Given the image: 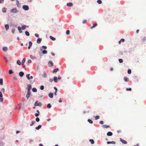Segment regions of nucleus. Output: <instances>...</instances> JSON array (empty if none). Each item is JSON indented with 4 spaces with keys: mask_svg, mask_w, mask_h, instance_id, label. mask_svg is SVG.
Here are the masks:
<instances>
[{
    "mask_svg": "<svg viewBox=\"0 0 146 146\" xmlns=\"http://www.w3.org/2000/svg\"><path fill=\"white\" fill-rule=\"evenodd\" d=\"M26 27H29V26L26 25H23L21 27V29L22 30H24Z\"/></svg>",
    "mask_w": 146,
    "mask_h": 146,
    "instance_id": "obj_19",
    "label": "nucleus"
},
{
    "mask_svg": "<svg viewBox=\"0 0 146 146\" xmlns=\"http://www.w3.org/2000/svg\"><path fill=\"white\" fill-rule=\"evenodd\" d=\"M53 80L55 82H57L58 79L57 77L56 76H54L53 77Z\"/></svg>",
    "mask_w": 146,
    "mask_h": 146,
    "instance_id": "obj_23",
    "label": "nucleus"
},
{
    "mask_svg": "<svg viewBox=\"0 0 146 146\" xmlns=\"http://www.w3.org/2000/svg\"><path fill=\"white\" fill-rule=\"evenodd\" d=\"M15 31V29H14V28H13L12 30V31H11L12 32V33H14Z\"/></svg>",
    "mask_w": 146,
    "mask_h": 146,
    "instance_id": "obj_57",
    "label": "nucleus"
},
{
    "mask_svg": "<svg viewBox=\"0 0 146 146\" xmlns=\"http://www.w3.org/2000/svg\"><path fill=\"white\" fill-rule=\"evenodd\" d=\"M102 127L104 128H108L110 127V126L106 125H102Z\"/></svg>",
    "mask_w": 146,
    "mask_h": 146,
    "instance_id": "obj_18",
    "label": "nucleus"
},
{
    "mask_svg": "<svg viewBox=\"0 0 146 146\" xmlns=\"http://www.w3.org/2000/svg\"><path fill=\"white\" fill-rule=\"evenodd\" d=\"M4 145V143L3 142H0V146H3Z\"/></svg>",
    "mask_w": 146,
    "mask_h": 146,
    "instance_id": "obj_52",
    "label": "nucleus"
},
{
    "mask_svg": "<svg viewBox=\"0 0 146 146\" xmlns=\"http://www.w3.org/2000/svg\"><path fill=\"white\" fill-rule=\"evenodd\" d=\"M58 70V68H56L54 69L52 71V72L53 73H55Z\"/></svg>",
    "mask_w": 146,
    "mask_h": 146,
    "instance_id": "obj_20",
    "label": "nucleus"
},
{
    "mask_svg": "<svg viewBox=\"0 0 146 146\" xmlns=\"http://www.w3.org/2000/svg\"><path fill=\"white\" fill-rule=\"evenodd\" d=\"M39 115V114L38 113H36L35 114V116L36 117H38Z\"/></svg>",
    "mask_w": 146,
    "mask_h": 146,
    "instance_id": "obj_55",
    "label": "nucleus"
},
{
    "mask_svg": "<svg viewBox=\"0 0 146 146\" xmlns=\"http://www.w3.org/2000/svg\"><path fill=\"white\" fill-rule=\"evenodd\" d=\"M107 143L108 144H115L116 143V142H115L114 141H108L107 142Z\"/></svg>",
    "mask_w": 146,
    "mask_h": 146,
    "instance_id": "obj_17",
    "label": "nucleus"
},
{
    "mask_svg": "<svg viewBox=\"0 0 146 146\" xmlns=\"http://www.w3.org/2000/svg\"><path fill=\"white\" fill-rule=\"evenodd\" d=\"M131 71L130 69H128L127 71V73L129 74H131Z\"/></svg>",
    "mask_w": 146,
    "mask_h": 146,
    "instance_id": "obj_41",
    "label": "nucleus"
},
{
    "mask_svg": "<svg viewBox=\"0 0 146 146\" xmlns=\"http://www.w3.org/2000/svg\"><path fill=\"white\" fill-rule=\"evenodd\" d=\"M47 108H50L51 107V106L50 104H47Z\"/></svg>",
    "mask_w": 146,
    "mask_h": 146,
    "instance_id": "obj_40",
    "label": "nucleus"
},
{
    "mask_svg": "<svg viewBox=\"0 0 146 146\" xmlns=\"http://www.w3.org/2000/svg\"><path fill=\"white\" fill-rule=\"evenodd\" d=\"M32 91L34 92H36L37 91V89L35 88H33L32 89Z\"/></svg>",
    "mask_w": 146,
    "mask_h": 146,
    "instance_id": "obj_30",
    "label": "nucleus"
},
{
    "mask_svg": "<svg viewBox=\"0 0 146 146\" xmlns=\"http://www.w3.org/2000/svg\"><path fill=\"white\" fill-rule=\"evenodd\" d=\"M54 88L55 90V92H57L58 91L57 88L55 87H54Z\"/></svg>",
    "mask_w": 146,
    "mask_h": 146,
    "instance_id": "obj_56",
    "label": "nucleus"
},
{
    "mask_svg": "<svg viewBox=\"0 0 146 146\" xmlns=\"http://www.w3.org/2000/svg\"><path fill=\"white\" fill-rule=\"evenodd\" d=\"M41 127L42 125H39L38 127H35V129L37 130H38L41 128Z\"/></svg>",
    "mask_w": 146,
    "mask_h": 146,
    "instance_id": "obj_24",
    "label": "nucleus"
},
{
    "mask_svg": "<svg viewBox=\"0 0 146 146\" xmlns=\"http://www.w3.org/2000/svg\"><path fill=\"white\" fill-rule=\"evenodd\" d=\"M17 63L18 65H21V63L20 61L19 60H18L17 61Z\"/></svg>",
    "mask_w": 146,
    "mask_h": 146,
    "instance_id": "obj_39",
    "label": "nucleus"
},
{
    "mask_svg": "<svg viewBox=\"0 0 146 146\" xmlns=\"http://www.w3.org/2000/svg\"><path fill=\"white\" fill-rule=\"evenodd\" d=\"M27 87H28L26 89L27 90V91H30L32 88L31 85L30 84H29L27 85Z\"/></svg>",
    "mask_w": 146,
    "mask_h": 146,
    "instance_id": "obj_9",
    "label": "nucleus"
},
{
    "mask_svg": "<svg viewBox=\"0 0 146 146\" xmlns=\"http://www.w3.org/2000/svg\"><path fill=\"white\" fill-rule=\"evenodd\" d=\"M47 51L46 50H44L42 51V53L43 54H47Z\"/></svg>",
    "mask_w": 146,
    "mask_h": 146,
    "instance_id": "obj_38",
    "label": "nucleus"
},
{
    "mask_svg": "<svg viewBox=\"0 0 146 146\" xmlns=\"http://www.w3.org/2000/svg\"><path fill=\"white\" fill-rule=\"evenodd\" d=\"M131 90H132V89L131 88H127L126 89V90L127 91H131Z\"/></svg>",
    "mask_w": 146,
    "mask_h": 146,
    "instance_id": "obj_44",
    "label": "nucleus"
},
{
    "mask_svg": "<svg viewBox=\"0 0 146 146\" xmlns=\"http://www.w3.org/2000/svg\"><path fill=\"white\" fill-rule=\"evenodd\" d=\"M46 74L45 72H44V74L42 75V76L44 78H45L46 77Z\"/></svg>",
    "mask_w": 146,
    "mask_h": 146,
    "instance_id": "obj_46",
    "label": "nucleus"
},
{
    "mask_svg": "<svg viewBox=\"0 0 146 146\" xmlns=\"http://www.w3.org/2000/svg\"><path fill=\"white\" fill-rule=\"evenodd\" d=\"M35 36L37 37H39V35L37 34H35Z\"/></svg>",
    "mask_w": 146,
    "mask_h": 146,
    "instance_id": "obj_62",
    "label": "nucleus"
},
{
    "mask_svg": "<svg viewBox=\"0 0 146 146\" xmlns=\"http://www.w3.org/2000/svg\"><path fill=\"white\" fill-rule=\"evenodd\" d=\"M99 123L101 124H103L104 123V121H100Z\"/></svg>",
    "mask_w": 146,
    "mask_h": 146,
    "instance_id": "obj_58",
    "label": "nucleus"
},
{
    "mask_svg": "<svg viewBox=\"0 0 146 146\" xmlns=\"http://www.w3.org/2000/svg\"><path fill=\"white\" fill-rule=\"evenodd\" d=\"M146 40V37H144L142 39H141V42H144Z\"/></svg>",
    "mask_w": 146,
    "mask_h": 146,
    "instance_id": "obj_29",
    "label": "nucleus"
},
{
    "mask_svg": "<svg viewBox=\"0 0 146 146\" xmlns=\"http://www.w3.org/2000/svg\"><path fill=\"white\" fill-rule=\"evenodd\" d=\"M10 11L11 12L14 13H17L18 12V11L16 8L12 9L10 10Z\"/></svg>",
    "mask_w": 146,
    "mask_h": 146,
    "instance_id": "obj_1",
    "label": "nucleus"
},
{
    "mask_svg": "<svg viewBox=\"0 0 146 146\" xmlns=\"http://www.w3.org/2000/svg\"><path fill=\"white\" fill-rule=\"evenodd\" d=\"M118 60L120 63H121L123 62V60L122 59H119Z\"/></svg>",
    "mask_w": 146,
    "mask_h": 146,
    "instance_id": "obj_49",
    "label": "nucleus"
},
{
    "mask_svg": "<svg viewBox=\"0 0 146 146\" xmlns=\"http://www.w3.org/2000/svg\"><path fill=\"white\" fill-rule=\"evenodd\" d=\"M53 64L51 60H50L48 62V65L50 67L53 66Z\"/></svg>",
    "mask_w": 146,
    "mask_h": 146,
    "instance_id": "obj_7",
    "label": "nucleus"
},
{
    "mask_svg": "<svg viewBox=\"0 0 146 146\" xmlns=\"http://www.w3.org/2000/svg\"><path fill=\"white\" fill-rule=\"evenodd\" d=\"M124 80L126 82H127L129 81V79L128 78L125 77L123 78Z\"/></svg>",
    "mask_w": 146,
    "mask_h": 146,
    "instance_id": "obj_27",
    "label": "nucleus"
},
{
    "mask_svg": "<svg viewBox=\"0 0 146 146\" xmlns=\"http://www.w3.org/2000/svg\"><path fill=\"white\" fill-rule=\"evenodd\" d=\"M13 73V70L11 69L9 70V73L10 74H11Z\"/></svg>",
    "mask_w": 146,
    "mask_h": 146,
    "instance_id": "obj_36",
    "label": "nucleus"
},
{
    "mask_svg": "<svg viewBox=\"0 0 146 146\" xmlns=\"http://www.w3.org/2000/svg\"><path fill=\"white\" fill-rule=\"evenodd\" d=\"M5 27L6 31H8L9 28V26L8 24H6L5 25Z\"/></svg>",
    "mask_w": 146,
    "mask_h": 146,
    "instance_id": "obj_11",
    "label": "nucleus"
},
{
    "mask_svg": "<svg viewBox=\"0 0 146 146\" xmlns=\"http://www.w3.org/2000/svg\"><path fill=\"white\" fill-rule=\"evenodd\" d=\"M42 103L41 102H39L38 103V101H36L34 104V106H39L40 107L42 106Z\"/></svg>",
    "mask_w": 146,
    "mask_h": 146,
    "instance_id": "obj_2",
    "label": "nucleus"
},
{
    "mask_svg": "<svg viewBox=\"0 0 146 146\" xmlns=\"http://www.w3.org/2000/svg\"><path fill=\"white\" fill-rule=\"evenodd\" d=\"M89 141L91 142V143L92 144H93L94 143V140L92 139H90L89 140Z\"/></svg>",
    "mask_w": 146,
    "mask_h": 146,
    "instance_id": "obj_31",
    "label": "nucleus"
},
{
    "mask_svg": "<svg viewBox=\"0 0 146 146\" xmlns=\"http://www.w3.org/2000/svg\"><path fill=\"white\" fill-rule=\"evenodd\" d=\"M44 88V87L43 85H41L40 86V89L41 90H43Z\"/></svg>",
    "mask_w": 146,
    "mask_h": 146,
    "instance_id": "obj_42",
    "label": "nucleus"
},
{
    "mask_svg": "<svg viewBox=\"0 0 146 146\" xmlns=\"http://www.w3.org/2000/svg\"><path fill=\"white\" fill-rule=\"evenodd\" d=\"M3 50L4 51H6L8 50V48L7 47H4L3 48Z\"/></svg>",
    "mask_w": 146,
    "mask_h": 146,
    "instance_id": "obj_22",
    "label": "nucleus"
},
{
    "mask_svg": "<svg viewBox=\"0 0 146 146\" xmlns=\"http://www.w3.org/2000/svg\"><path fill=\"white\" fill-rule=\"evenodd\" d=\"M120 141L123 144H126L127 143V142L126 141L121 139V138H120Z\"/></svg>",
    "mask_w": 146,
    "mask_h": 146,
    "instance_id": "obj_6",
    "label": "nucleus"
},
{
    "mask_svg": "<svg viewBox=\"0 0 146 146\" xmlns=\"http://www.w3.org/2000/svg\"><path fill=\"white\" fill-rule=\"evenodd\" d=\"M3 84V79L2 78H0V84L2 85Z\"/></svg>",
    "mask_w": 146,
    "mask_h": 146,
    "instance_id": "obj_35",
    "label": "nucleus"
},
{
    "mask_svg": "<svg viewBox=\"0 0 146 146\" xmlns=\"http://www.w3.org/2000/svg\"><path fill=\"white\" fill-rule=\"evenodd\" d=\"M125 41V40L123 38H122L120 40V41L121 42H124Z\"/></svg>",
    "mask_w": 146,
    "mask_h": 146,
    "instance_id": "obj_64",
    "label": "nucleus"
},
{
    "mask_svg": "<svg viewBox=\"0 0 146 146\" xmlns=\"http://www.w3.org/2000/svg\"><path fill=\"white\" fill-rule=\"evenodd\" d=\"M18 30L19 31V33H22L23 31H22V30H21L22 29L20 27V26L18 27Z\"/></svg>",
    "mask_w": 146,
    "mask_h": 146,
    "instance_id": "obj_21",
    "label": "nucleus"
},
{
    "mask_svg": "<svg viewBox=\"0 0 146 146\" xmlns=\"http://www.w3.org/2000/svg\"><path fill=\"white\" fill-rule=\"evenodd\" d=\"M53 79L52 78H50L49 80V81L50 82H52L53 81Z\"/></svg>",
    "mask_w": 146,
    "mask_h": 146,
    "instance_id": "obj_63",
    "label": "nucleus"
},
{
    "mask_svg": "<svg viewBox=\"0 0 146 146\" xmlns=\"http://www.w3.org/2000/svg\"><path fill=\"white\" fill-rule=\"evenodd\" d=\"M19 76L21 77H22L24 75V72H23L21 71L19 73Z\"/></svg>",
    "mask_w": 146,
    "mask_h": 146,
    "instance_id": "obj_15",
    "label": "nucleus"
},
{
    "mask_svg": "<svg viewBox=\"0 0 146 146\" xmlns=\"http://www.w3.org/2000/svg\"><path fill=\"white\" fill-rule=\"evenodd\" d=\"M33 141V140L32 139H29V143H31Z\"/></svg>",
    "mask_w": 146,
    "mask_h": 146,
    "instance_id": "obj_54",
    "label": "nucleus"
},
{
    "mask_svg": "<svg viewBox=\"0 0 146 146\" xmlns=\"http://www.w3.org/2000/svg\"><path fill=\"white\" fill-rule=\"evenodd\" d=\"M32 45V42L31 41L29 42V46H31Z\"/></svg>",
    "mask_w": 146,
    "mask_h": 146,
    "instance_id": "obj_50",
    "label": "nucleus"
},
{
    "mask_svg": "<svg viewBox=\"0 0 146 146\" xmlns=\"http://www.w3.org/2000/svg\"><path fill=\"white\" fill-rule=\"evenodd\" d=\"M30 74H28L26 75V77L27 79L29 80H30Z\"/></svg>",
    "mask_w": 146,
    "mask_h": 146,
    "instance_id": "obj_37",
    "label": "nucleus"
},
{
    "mask_svg": "<svg viewBox=\"0 0 146 146\" xmlns=\"http://www.w3.org/2000/svg\"><path fill=\"white\" fill-rule=\"evenodd\" d=\"M26 58H24L23 59V60L21 62V64L22 65H23L24 64V63L25 62Z\"/></svg>",
    "mask_w": 146,
    "mask_h": 146,
    "instance_id": "obj_28",
    "label": "nucleus"
},
{
    "mask_svg": "<svg viewBox=\"0 0 146 146\" xmlns=\"http://www.w3.org/2000/svg\"><path fill=\"white\" fill-rule=\"evenodd\" d=\"M23 8L24 10L27 11L29 10V7L28 5H24L23 6Z\"/></svg>",
    "mask_w": 146,
    "mask_h": 146,
    "instance_id": "obj_3",
    "label": "nucleus"
},
{
    "mask_svg": "<svg viewBox=\"0 0 146 146\" xmlns=\"http://www.w3.org/2000/svg\"><path fill=\"white\" fill-rule=\"evenodd\" d=\"M133 51V49L131 48L129 49V50L128 51V52L129 53H131Z\"/></svg>",
    "mask_w": 146,
    "mask_h": 146,
    "instance_id": "obj_26",
    "label": "nucleus"
},
{
    "mask_svg": "<svg viewBox=\"0 0 146 146\" xmlns=\"http://www.w3.org/2000/svg\"><path fill=\"white\" fill-rule=\"evenodd\" d=\"M25 35L26 36H29L30 35V34H29V33L27 31H25Z\"/></svg>",
    "mask_w": 146,
    "mask_h": 146,
    "instance_id": "obj_32",
    "label": "nucleus"
},
{
    "mask_svg": "<svg viewBox=\"0 0 146 146\" xmlns=\"http://www.w3.org/2000/svg\"><path fill=\"white\" fill-rule=\"evenodd\" d=\"M31 94V91H27V92L26 94V97L27 98V99H28L29 98L30 94Z\"/></svg>",
    "mask_w": 146,
    "mask_h": 146,
    "instance_id": "obj_4",
    "label": "nucleus"
},
{
    "mask_svg": "<svg viewBox=\"0 0 146 146\" xmlns=\"http://www.w3.org/2000/svg\"><path fill=\"white\" fill-rule=\"evenodd\" d=\"M0 102H3V94L1 92H0Z\"/></svg>",
    "mask_w": 146,
    "mask_h": 146,
    "instance_id": "obj_5",
    "label": "nucleus"
},
{
    "mask_svg": "<svg viewBox=\"0 0 146 146\" xmlns=\"http://www.w3.org/2000/svg\"><path fill=\"white\" fill-rule=\"evenodd\" d=\"M35 121H33L30 124V125L31 126H32L33 125H34V124H35Z\"/></svg>",
    "mask_w": 146,
    "mask_h": 146,
    "instance_id": "obj_45",
    "label": "nucleus"
},
{
    "mask_svg": "<svg viewBox=\"0 0 146 146\" xmlns=\"http://www.w3.org/2000/svg\"><path fill=\"white\" fill-rule=\"evenodd\" d=\"M88 121L90 124H92L93 123V121L92 120L90 119H88Z\"/></svg>",
    "mask_w": 146,
    "mask_h": 146,
    "instance_id": "obj_34",
    "label": "nucleus"
},
{
    "mask_svg": "<svg viewBox=\"0 0 146 146\" xmlns=\"http://www.w3.org/2000/svg\"><path fill=\"white\" fill-rule=\"evenodd\" d=\"M4 0H0V3L2 4L3 3Z\"/></svg>",
    "mask_w": 146,
    "mask_h": 146,
    "instance_id": "obj_59",
    "label": "nucleus"
},
{
    "mask_svg": "<svg viewBox=\"0 0 146 146\" xmlns=\"http://www.w3.org/2000/svg\"><path fill=\"white\" fill-rule=\"evenodd\" d=\"M16 2L17 7L19 8H20L21 7V4L19 3V1L18 0H16Z\"/></svg>",
    "mask_w": 146,
    "mask_h": 146,
    "instance_id": "obj_8",
    "label": "nucleus"
},
{
    "mask_svg": "<svg viewBox=\"0 0 146 146\" xmlns=\"http://www.w3.org/2000/svg\"><path fill=\"white\" fill-rule=\"evenodd\" d=\"M87 20H85L83 21L82 23H86Z\"/></svg>",
    "mask_w": 146,
    "mask_h": 146,
    "instance_id": "obj_61",
    "label": "nucleus"
},
{
    "mask_svg": "<svg viewBox=\"0 0 146 146\" xmlns=\"http://www.w3.org/2000/svg\"><path fill=\"white\" fill-rule=\"evenodd\" d=\"M100 118V116L99 115H97L95 117L96 120H97Z\"/></svg>",
    "mask_w": 146,
    "mask_h": 146,
    "instance_id": "obj_51",
    "label": "nucleus"
},
{
    "mask_svg": "<svg viewBox=\"0 0 146 146\" xmlns=\"http://www.w3.org/2000/svg\"><path fill=\"white\" fill-rule=\"evenodd\" d=\"M35 120H36V121L37 122H38L39 121H40V119L38 117H37L36 119H35Z\"/></svg>",
    "mask_w": 146,
    "mask_h": 146,
    "instance_id": "obj_48",
    "label": "nucleus"
},
{
    "mask_svg": "<svg viewBox=\"0 0 146 146\" xmlns=\"http://www.w3.org/2000/svg\"><path fill=\"white\" fill-rule=\"evenodd\" d=\"M52 40L54 41L56 40L55 38L53 37L52 36H50L49 37Z\"/></svg>",
    "mask_w": 146,
    "mask_h": 146,
    "instance_id": "obj_33",
    "label": "nucleus"
},
{
    "mask_svg": "<svg viewBox=\"0 0 146 146\" xmlns=\"http://www.w3.org/2000/svg\"><path fill=\"white\" fill-rule=\"evenodd\" d=\"M66 5L68 7H71L73 5V4L72 3L69 2L67 3Z\"/></svg>",
    "mask_w": 146,
    "mask_h": 146,
    "instance_id": "obj_12",
    "label": "nucleus"
},
{
    "mask_svg": "<svg viewBox=\"0 0 146 146\" xmlns=\"http://www.w3.org/2000/svg\"><path fill=\"white\" fill-rule=\"evenodd\" d=\"M107 135L108 136H111L112 135L113 133L109 131L107 132Z\"/></svg>",
    "mask_w": 146,
    "mask_h": 146,
    "instance_id": "obj_14",
    "label": "nucleus"
},
{
    "mask_svg": "<svg viewBox=\"0 0 146 146\" xmlns=\"http://www.w3.org/2000/svg\"><path fill=\"white\" fill-rule=\"evenodd\" d=\"M42 48H43V49H46L47 48V47L45 46H42Z\"/></svg>",
    "mask_w": 146,
    "mask_h": 146,
    "instance_id": "obj_53",
    "label": "nucleus"
},
{
    "mask_svg": "<svg viewBox=\"0 0 146 146\" xmlns=\"http://www.w3.org/2000/svg\"><path fill=\"white\" fill-rule=\"evenodd\" d=\"M42 40V38H38L36 40L37 43L38 44L40 43L41 42Z\"/></svg>",
    "mask_w": 146,
    "mask_h": 146,
    "instance_id": "obj_10",
    "label": "nucleus"
},
{
    "mask_svg": "<svg viewBox=\"0 0 146 146\" xmlns=\"http://www.w3.org/2000/svg\"><path fill=\"white\" fill-rule=\"evenodd\" d=\"M97 25V23H94L93 25L92 26V27H90L91 29H92L94 27H96Z\"/></svg>",
    "mask_w": 146,
    "mask_h": 146,
    "instance_id": "obj_25",
    "label": "nucleus"
},
{
    "mask_svg": "<svg viewBox=\"0 0 146 146\" xmlns=\"http://www.w3.org/2000/svg\"><path fill=\"white\" fill-rule=\"evenodd\" d=\"M7 9L6 7H4L2 9V11L3 13H5L7 11Z\"/></svg>",
    "mask_w": 146,
    "mask_h": 146,
    "instance_id": "obj_16",
    "label": "nucleus"
},
{
    "mask_svg": "<svg viewBox=\"0 0 146 146\" xmlns=\"http://www.w3.org/2000/svg\"><path fill=\"white\" fill-rule=\"evenodd\" d=\"M97 2L99 4H100L102 3V1L101 0H98Z\"/></svg>",
    "mask_w": 146,
    "mask_h": 146,
    "instance_id": "obj_43",
    "label": "nucleus"
},
{
    "mask_svg": "<svg viewBox=\"0 0 146 146\" xmlns=\"http://www.w3.org/2000/svg\"><path fill=\"white\" fill-rule=\"evenodd\" d=\"M48 96L50 98H52L53 97V94L52 92H50L48 94Z\"/></svg>",
    "mask_w": 146,
    "mask_h": 146,
    "instance_id": "obj_13",
    "label": "nucleus"
},
{
    "mask_svg": "<svg viewBox=\"0 0 146 146\" xmlns=\"http://www.w3.org/2000/svg\"><path fill=\"white\" fill-rule=\"evenodd\" d=\"M66 33L67 35H69L70 33V31L69 30H67L66 31Z\"/></svg>",
    "mask_w": 146,
    "mask_h": 146,
    "instance_id": "obj_47",
    "label": "nucleus"
},
{
    "mask_svg": "<svg viewBox=\"0 0 146 146\" xmlns=\"http://www.w3.org/2000/svg\"><path fill=\"white\" fill-rule=\"evenodd\" d=\"M21 108V106H20V107L19 108H18L17 107H15V110H20Z\"/></svg>",
    "mask_w": 146,
    "mask_h": 146,
    "instance_id": "obj_60",
    "label": "nucleus"
}]
</instances>
